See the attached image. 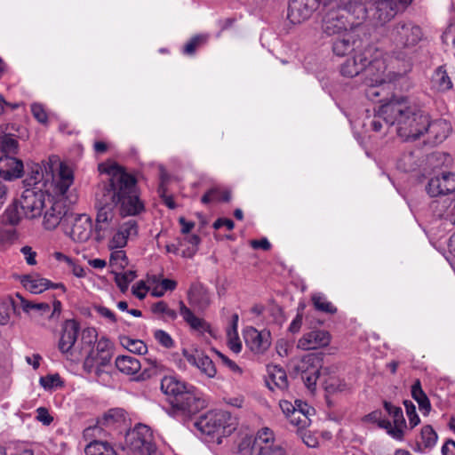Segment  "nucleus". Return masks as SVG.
<instances>
[{"instance_id":"58","label":"nucleus","mask_w":455,"mask_h":455,"mask_svg":"<svg viewBox=\"0 0 455 455\" xmlns=\"http://www.w3.org/2000/svg\"><path fill=\"white\" fill-rule=\"evenodd\" d=\"M20 251L25 256V259L27 263L30 266H34L36 264V253L32 250L29 246H24L21 248Z\"/></svg>"},{"instance_id":"16","label":"nucleus","mask_w":455,"mask_h":455,"mask_svg":"<svg viewBox=\"0 0 455 455\" xmlns=\"http://www.w3.org/2000/svg\"><path fill=\"white\" fill-rule=\"evenodd\" d=\"M384 409L387 411L389 416L393 418L395 427H392L391 422L387 421L381 422V428L386 429L387 433L396 440L403 439V427L406 426V422L403 417V410L399 406H395L393 403L385 401Z\"/></svg>"},{"instance_id":"43","label":"nucleus","mask_w":455,"mask_h":455,"mask_svg":"<svg viewBox=\"0 0 455 455\" xmlns=\"http://www.w3.org/2000/svg\"><path fill=\"white\" fill-rule=\"evenodd\" d=\"M14 311V302L12 299H0V324H6Z\"/></svg>"},{"instance_id":"27","label":"nucleus","mask_w":455,"mask_h":455,"mask_svg":"<svg viewBox=\"0 0 455 455\" xmlns=\"http://www.w3.org/2000/svg\"><path fill=\"white\" fill-rule=\"evenodd\" d=\"M357 37L352 31H347L332 43V51L338 56H344L357 48Z\"/></svg>"},{"instance_id":"10","label":"nucleus","mask_w":455,"mask_h":455,"mask_svg":"<svg viewBox=\"0 0 455 455\" xmlns=\"http://www.w3.org/2000/svg\"><path fill=\"white\" fill-rule=\"evenodd\" d=\"M80 324L74 319L66 320L61 326V334L58 342V348L67 359L79 362L83 358L84 347L76 346Z\"/></svg>"},{"instance_id":"44","label":"nucleus","mask_w":455,"mask_h":455,"mask_svg":"<svg viewBox=\"0 0 455 455\" xmlns=\"http://www.w3.org/2000/svg\"><path fill=\"white\" fill-rule=\"evenodd\" d=\"M152 311L155 314L164 315L167 319L175 320L178 316L175 310L169 307L164 300L158 301L152 306Z\"/></svg>"},{"instance_id":"60","label":"nucleus","mask_w":455,"mask_h":455,"mask_svg":"<svg viewBox=\"0 0 455 455\" xmlns=\"http://www.w3.org/2000/svg\"><path fill=\"white\" fill-rule=\"evenodd\" d=\"M96 311L103 317L108 319L111 323L116 322V315L108 307L103 306H98L95 307Z\"/></svg>"},{"instance_id":"15","label":"nucleus","mask_w":455,"mask_h":455,"mask_svg":"<svg viewBox=\"0 0 455 455\" xmlns=\"http://www.w3.org/2000/svg\"><path fill=\"white\" fill-rule=\"evenodd\" d=\"M412 0H379L376 2L374 19L383 25L397 13L403 12Z\"/></svg>"},{"instance_id":"22","label":"nucleus","mask_w":455,"mask_h":455,"mask_svg":"<svg viewBox=\"0 0 455 455\" xmlns=\"http://www.w3.org/2000/svg\"><path fill=\"white\" fill-rule=\"evenodd\" d=\"M113 353H96L90 351L84 362V369L87 373L94 372L100 377L106 372V367L109 366Z\"/></svg>"},{"instance_id":"1","label":"nucleus","mask_w":455,"mask_h":455,"mask_svg":"<svg viewBox=\"0 0 455 455\" xmlns=\"http://www.w3.org/2000/svg\"><path fill=\"white\" fill-rule=\"evenodd\" d=\"M94 207L97 211L95 234L98 241L105 239L116 225L117 212L124 217L145 212L136 179L121 169L114 172L107 181L99 184Z\"/></svg>"},{"instance_id":"47","label":"nucleus","mask_w":455,"mask_h":455,"mask_svg":"<svg viewBox=\"0 0 455 455\" xmlns=\"http://www.w3.org/2000/svg\"><path fill=\"white\" fill-rule=\"evenodd\" d=\"M110 264L124 269L128 265V259L124 251L121 249L113 250L110 254Z\"/></svg>"},{"instance_id":"8","label":"nucleus","mask_w":455,"mask_h":455,"mask_svg":"<svg viewBox=\"0 0 455 455\" xmlns=\"http://www.w3.org/2000/svg\"><path fill=\"white\" fill-rule=\"evenodd\" d=\"M196 427L207 435H218V439L232 434L236 428L237 420L226 411H210L200 416L195 423Z\"/></svg>"},{"instance_id":"50","label":"nucleus","mask_w":455,"mask_h":455,"mask_svg":"<svg viewBox=\"0 0 455 455\" xmlns=\"http://www.w3.org/2000/svg\"><path fill=\"white\" fill-rule=\"evenodd\" d=\"M417 163L412 152L404 154L398 162V167L403 172H411L416 169Z\"/></svg>"},{"instance_id":"13","label":"nucleus","mask_w":455,"mask_h":455,"mask_svg":"<svg viewBox=\"0 0 455 455\" xmlns=\"http://www.w3.org/2000/svg\"><path fill=\"white\" fill-rule=\"evenodd\" d=\"M124 443L129 450L142 455L154 443L152 431L144 424H137L126 433Z\"/></svg>"},{"instance_id":"51","label":"nucleus","mask_w":455,"mask_h":455,"mask_svg":"<svg viewBox=\"0 0 455 455\" xmlns=\"http://www.w3.org/2000/svg\"><path fill=\"white\" fill-rule=\"evenodd\" d=\"M403 404H404V407H405L406 414H407L408 419H409V423L411 425V428H413L420 421L419 417L418 416V414L416 412V407L413 404V403L411 401H409V400H405L403 402Z\"/></svg>"},{"instance_id":"48","label":"nucleus","mask_w":455,"mask_h":455,"mask_svg":"<svg viewBox=\"0 0 455 455\" xmlns=\"http://www.w3.org/2000/svg\"><path fill=\"white\" fill-rule=\"evenodd\" d=\"M97 341V332L94 328H86L81 333V347L90 348Z\"/></svg>"},{"instance_id":"6","label":"nucleus","mask_w":455,"mask_h":455,"mask_svg":"<svg viewBox=\"0 0 455 455\" xmlns=\"http://www.w3.org/2000/svg\"><path fill=\"white\" fill-rule=\"evenodd\" d=\"M52 196L40 186L27 188L20 199L13 202L5 211V219L11 225H17L24 217L36 219L42 215L44 208L51 204Z\"/></svg>"},{"instance_id":"23","label":"nucleus","mask_w":455,"mask_h":455,"mask_svg":"<svg viewBox=\"0 0 455 455\" xmlns=\"http://www.w3.org/2000/svg\"><path fill=\"white\" fill-rule=\"evenodd\" d=\"M23 172L24 164L21 160L7 155L0 156V178L13 180L20 178Z\"/></svg>"},{"instance_id":"32","label":"nucleus","mask_w":455,"mask_h":455,"mask_svg":"<svg viewBox=\"0 0 455 455\" xmlns=\"http://www.w3.org/2000/svg\"><path fill=\"white\" fill-rule=\"evenodd\" d=\"M411 396L418 403L419 408L424 414L431 410V403L421 387L420 381L417 379L411 387Z\"/></svg>"},{"instance_id":"64","label":"nucleus","mask_w":455,"mask_h":455,"mask_svg":"<svg viewBox=\"0 0 455 455\" xmlns=\"http://www.w3.org/2000/svg\"><path fill=\"white\" fill-rule=\"evenodd\" d=\"M443 455H455V441L448 440L442 447Z\"/></svg>"},{"instance_id":"25","label":"nucleus","mask_w":455,"mask_h":455,"mask_svg":"<svg viewBox=\"0 0 455 455\" xmlns=\"http://www.w3.org/2000/svg\"><path fill=\"white\" fill-rule=\"evenodd\" d=\"M451 77L445 65L437 67L430 79L431 90L437 92H446L452 89Z\"/></svg>"},{"instance_id":"26","label":"nucleus","mask_w":455,"mask_h":455,"mask_svg":"<svg viewBox=\"0 0 455 455\" xmlns=\"http://www.w3.org/2000/svg\"><path fill=\"white\" fill-rule=\"evenodd\" d=\"M450 130V124L445 120L436 119L432 121L428 116L426 133L434 143L443 142L448 137Z\"/></svg>"},{"instance_id":"39","label":"nucleus","mask_w":455,"mask_h":455,"mask_svg":"<svg viewBox=\"0 0 455 455\" xmlns=\"http://www.w3.org/2000/svg\"><path fill=\"white\" fill-rule=\"evenodd\" d=\"M124 420L125 411L123 409L115 408L106 412L102 419L98 423L108 427L115 423H119Z\"/></svg>"},{"instance_id":"55","label":"nucleus","mask_w":455,"mask_h":455,"mask_svg":"<svg viewBox=\"0 0 455 455\" xmlns=\"http://www.w3.org/2000/svg\"><path fill=\"white\" fill-rule=\"evenodd\" d=\"M96 342H97V344H96L95 349L92 348V349H90V351H93L96 353H102V354L113 353L112 345L108 339L102 338Z\"/></svg>"},{"instance_id":"12","label":"nucleus","mask_w":455,"mask_h":455,"mask_svg":"<svg viewBox=\"0 0 455 455\" xmlns=\"http://www.w3.org/2000/svg\"><path fill=\"white\" fill-rule=\"evenodd\" d=\"M323 356V353L307 354L301 358L295 367V370L300 372L301 378L308 388L314 387L319 379Z\"/></svg>"},{"instance_id":"62","label":"nucleus","mask_w":455,"mask_h":455,"mask_svg":"<svg viewBox=\"0 0 455 455\" xmlns=\"http://www.w3.org/2000/svg\"><path fill=\"white\" fill-rule=\"evenodd\" d=\"M251 245L253 249H262L264 251H267L271 247V244L267 238H262L260 240H252L251 242Z\"/></svg>"},{"instance_id":"14","label":"nucleus","mask_w":455,"mask_h":455,"mask_svg":"<svg viewBox=\"0 0 455 455\" xmlns=\"http://www.w3.org/2000/svg\"><path fill=\"white\" fill-rule=\"evenodd\" d=\"M251 451V455H287L282 445L275 442L273 432L267 427L259 431Z\"/></svg>"},{"instance_id":"38","label":"nucleus","mask_w":455,"mask_h":455,"mask_svg":"<svg viewBox=\"0 0 455 455\" xmlns=\"http://www.w3.org/2000/svg\"><path fill=\"white\" fill-rule=\"evenodd\" d=\"M121 345L134 354L145 355L148 352L147 345L140 339H133L128 336L120 338Z\"/></svg>"},{"instance_id":"56","label":"nucleus","mask_w":455,"mask_h":455,"mask_svg":"<svg viewBox=\"0 0 455 455\" xmlns=\"http://www.w3.org/2000/svg\"><path fill=\"white\" fill-rule=\"evenodd\" d=\"M36 419L45 426H49L53 420V418L44 407H39L36 410Z\"/></svg>"},{"instance_id":"36","label":"nucleus","mask_w":455,"mask_h":455,"mask_svg":"<svg viewBox=\"0 0 455 455\" xmlns=\"http://www.w3.org/2000/svg\"><path fill=\"white\" fill-rule=\"evenodd\" d=\"M315 308L318 311L333 315L337 312V308L323 293H315L311 297Z\"/></svg>"},{"instance_id":"31","label":"nucleus","mask_w":455,"mask_h":455,"mask_svg":"<svg viewBox=\"0 0 455 455\" xmlns=\"http://www.w3.org/2000/svg\"><path fill=\"white\" fill-rule=\"evenodd\" d=\"M115 363L121 372L127 375H133L141 368L140 362L136 357L131 355L117 356Z\"/></svg>"},{"instance_id":"34","label":"nucleus","mask_w":455,"mask_h":455,"mask_svg":"<svg viewBox=\"0 0 455 455\" xmlns=\"http://www.w3.org/2000/svg\"><path fill=\"white\" fill-rule=\"evenodd\" d=\"M231 199V192L229 190H220L212 188L208 190L201 198V202L204 204L211 202H229Z\"/></svg>"},{"instance_id":"35","label":"nucleus","mask_w":455,"mask_h":455,"mask_svg":"<svg viewBox=\"0 0 455 455\" xmlns=\"http://www.w3.org/2000/svg\"><path fill=\"white\" fill-rule=\"evenodd\" d=\"M439 199L434 200L431 203V209L434 214L440 218L448 220V214L450 208L452 206V200L449 198H443V196H439Z\"/></svg>"},{"instance_id":"33","label":"nucleus","mask_w":455,"mask_h":455,"mask_svg":"<svg viewBox=\"0 0 455 455\" xmlns=\"http://www.w3.org/2000/svg\"><path fill=\"white\" fill-rule=\"evenodd\" d=\"M86 455H116L114 449L102 441H92L84 449Z\"/></svg>"},{"instance_id":"28","label":"nucleus","mask_w":455,"mask_h":455,"mask_svg":"<svg viewBox=\"0 0 455 455\" xmlns=\"http://www.w3.org/2000/svg\"><path fill=\"white\" fill-rule=\"evenodd\" d=\"M268 379L266 380L269 389L274 390L277 387L284 390L288 387V380L285 371L278 365H267Z\"/></svg>"},{"instance_id":"46","label":"nucleus","mask_w":455,"mask_h":455,"mask_svg":"<svg viewBox=\"0 0 455 455\" xmlns=\"http://www.w3.org/2000/svg\"><path fill=\"white\" fill-rule=\"evenodd\" d=\"M118 228L128 239H132L138 235V222L135 220L124 221Z\"/></svg>"},{"instance_id":"29","label":"nucleus","mask_w":455,"mask_h":455,"mask_svg":"<svg viewBox=\"0 0 455 455\" xmlns=\"http://www.w3.org/2000/svg\"><path fill=\"white\" fill-rule=\"evenodd\" d=\"M23 287L34 294H39L50 287L51 281L37 275H25L19 276Z\"/></svg>"},{"instance_id":"11","label":"nucleus","mask_w":455,"mask_h":455,"mask_svg":"<svg viewBox=\"0 0 455 455\" xmlns=\"http://www.w3.org/2000/svg\"><path fill=\"white\" fill-rule=\"evenodd\" d=\"M64 232L76 242H86L92 232V220L86 214L71 212L64 219Z\"/></svg>"},{"instance_id":"5","label":"nucleus","mask_w":455,"mask_h":455,"mask_svg":"<svg viewBox=\"0 0 455 455\" xmlns=\"http://www.w3.org/2000/svg\"><path fill=\"white\" fill-rule=\"evenodd\" d=\"M161 390L172 406L170 414H195L204 407V401L197 388L173 376H165L162 379Z\"/></svg>"},{"instance_id":"7","label":"nucleus","mask_w":455,"mask_h":455,"mask_svg":"<svg viewBox=\"0 0 455 455\" xmlns=\"http://www.w3.org/2000/svg\"><path fill=\"white\" fill-rule=\"evenodd\" d=\"M381 52L372 46H369L363 52L355 53L348 58L340 67L343 76L354 77L361 72L364 76H375V70L387 69L386 60L380 59Z\"/></svg>"},{"instance_id":"9","label":"nucleus","mask_w":455,"mask_h":455,"mask_svg":"<svg viewBox=\"0 0 455 455\" xmlns=\"http://www.w3.org/2000/svg\"><path fill=\"white\" fill-rule=\"evenodd\" d=\"M387 66V69L375 70V76H367L364 78V84L366 85L365 96L370 100L382 101V99H379L386 91L395 88L396 84L406 81V76H399L393 77L392 72H397L395 65H390L386 62Z\"/></svg>"},{"instance_id":"24","label":"nucleus","mask_w":455,"mask_h":455,"mask_svg":"<svg viewBox=\"0 0 455 455\" xmlns=\"http://www.w3.org/2000/svg\"><path fill=\"white\" fill-rule=\"evenodd\" d=\"M268 331H259L251 328L244 333V339L249 348L256 354H263L270 346Z\"/></svg>"},{"instance_id":"57","label":"nucleus","mask_w":455,"mask_h":455,"mask_svg":"<svg viewBox=\"0 0 455 455\" xmlns=\"http://www.w3.org/2000/svg\"><path fill=\"white\" fill-rule=\"evenodd\" d=\"M60 382V378L58 374L48 375L40 379V384L44 388H52Z\"/></svg>"},{"instance_id":"45","label":"nucleus","mask_w":455,"mask_h":455,"mask_svg":"<svg viewBox=\"0 0 455 455\" xmlns=\"http://www.w3.org/2000/svg\"><path fill=\"white\" fill-rule=\"evenodd\" d=\"M18 140L11 135H5L1 141V148L4 155H14L18 152Z\"/></svg>"},{"instance_id":"53","label":"nucleus","mask_w":455,"mask_h":455,"mask_svg":"<svg viewBox=\"0 0 455 455\" xmlns=\"http://www.w3.org/2000/svg\"><path fill=\"white\" fill-rule=\"evenodd\" d=\"M155 339L164 347L171 348L174 346V341L169 333L163 330H156L154 332Z\"/></svg>"},{"instance_id":"49","label":"nucleus","mask_w":455,"mask_h":455,"mask_svg":"<svg viewBox=\"0 0 455 455\" xmlns=\"http://www.w3.org/2000/svg\"><path fill=\"white\" fill-rule=\"evenodd\" d=\"M206 40L207 36L202 35H198L192 37L190 41L185 44L183 52L188 55L194 54L196 48L201 44H204Z\"/></svg>"},{"instance_id":"37","label":"nucleus","mask_w":455,"mask_h":455,"mask_svg":"<svg viewBox=\"0 0 455 455\" xmlns=\"http://www.w3.org/2000/svg\"><path fill=\"white\" fill-rule=\"evenodd\" d=\"M314 413H305L303 409H296L288 418L291 424L297 427L299 430H303L311 424L310 416Z\"/></svg>"},{"instance_id":"41","label":"nucleus","mask_w":455,"mask_h":455,"mask_svg":"<svg viewBox=\"0 0 455 455\" xmlns=\"http://www.w3.org/2000/svg\"><path fill=\"white\" fill-rule=\"evenodd\" d=\"M17 298L20 299V305L25 312H29V310L34 309L36 311H40L42 313H49L51 311V307L48 303L41 302L35 303L32 301H28L21 297L19 293H17Z\"/></svg>"},{"instance_id":"17","label":"nucleus","mask_w":455,"mask_h":455,"mask_svg":"<svg viewBox=\"0 0 455 455\" xmlns=\"http://www.w3.org/2000/svg\"><path fill=\"white\" fill-rule=\"evenodd\" d=\"M319 5L320 0H290L288 19L291 23H301L307 20Z\"/></svg>"},{"instance_id":"54","label":"nucleus","mask_w":455,"mask_h":455,"mask_svg":"<svg viewBox=\"0 0 455 455\" xmlns=\"http://www.w3.org/2000/svg\"><path fill=\"white\" fill-rule=\"evenodd\" d=\"M31 112L33 114V116L42 124L46 123L48 117L45 110L44 109L43 106L40 104H32L31 106Z\"/></svg>"},{"instance_id":"2","label":"nucleus","mask_w":455,"mask_h":455,"mask_svg":"<svg viewBox=\"0 0 455 455\" xmlns=\"http://www.w3.org/2000/svg\"><path fill=\"white\" fill-rule=\"evenodd\" d=\"M379 116L388 125H395L397 135L403 140H415L426 134L428 114L405 97L393 98L379 107Z\"/></svg>"},{"instance_id":"19","label":"nucleus","mask_w":455,"mask_h":455,"mask_svg":"<svg viewBox=\"0 0 455 455\" xmlns=\"http://www.w3.org/2000/svg\"><path fill=\"white\" fill-rule=\"evenodd\" d=\"M182 355L186 360L193 366L196 367L200 372L212 379L216 376L217 369L212 360L202 350H188L184 348Z\"/></svg>"},{"instance_id":"3","label":"nucleus","mask_w":455,"mask_h":455,"mask_svg":"<svg viewBox=\"0 0 455 455\" xmlns=\"http://www.w3.org/2000/svg\"><path fill=\"white\" fill-rule=\"evenodd\" d=\"M421 28L411 20H400L389 29L388 39L393 49L387 54L386 62L395 65L397 72H392L393 77L406 76L412 68L414 47L422 40Z\"/></svg>"},{"instance_id":"63","label":"nucleus","mask_w":455,"mask_h":455,"mask_svg":"<svg viewBox=\"0 0 455 455\" xmlns=\"http://www.w3.org/2000/svg\"><path fill=\"white\" fill-rule=\"evenodd\" d=\"M146 290H147V287H146L144 282L141 281V282L138 283L136 286L132 287V293L138 299H142L146 296Z\"/></svg>"},{"instance_id":"4","label":"nucleus","mask_w":455,"mask_h":455,"mask_svg":"<svg viewBox=\"0 0 455 455\" xmlns=\"http://www.w3.org/2000/svg\"><path fill=\"white\" fill-rule=\"evenodd\" d=\"M28 174L23 180L24 187L34 188L40 186L44 188L51 177L54 183L55 192L64 196L74 181L72 170L60 162L58 156H51L44 164V171L39 164H28Z\"/></svg>"},{"instance_id":"61","label":"nucleus","mask_w":455,"mask_h":455,"mask_svg":"<svg viewBox=\"0 0 455 455\" xmlns=\"http://www.w3.org/2000/svg\"><path fill=\"white\" fill-rule=\"evenodd\" d=\"M279 405L282 411L285 414L287 418H289L290 415L296 411V407L294 406V404H292L291 402L287 400L280 401Z\"/></svg>"},{"instance_id":"18","label":"nucleus","mask_w":455,"mask_h":455,"mask_svg":"<svg viewBox=\"0 0 455 455\" xmlns=\"http://www.w3.org/2000/svg\"><path fill=\"white\" fill-rule=\"evenodd\" d=\"M44 228L47 230H53L60 225L64 230V219H66L68 214H71V212L66 210L63 203L54 201L53 197H52L51 204H48V206L44 208Z\"/></svg>"},{"instance_id":"59","label":"nucleus","mask_w":455,"mask_h":455,"mask_svg":"<svg viewBox=\"0 0 455 455\" xmlns=\"http://www.w3.org/2000/svg\"><path fill=\"white\" fill-rule=\"evenodd\" d=\"M213 228L219 229L222 227H226L228 230H232L235 227V223L230 219L219 218L212 225Z\"/></svg>"},{"instance_id":"52","label":"nucleus","mask_w":455,"mask_h":455,"mask_svg":"<svg viewBox=\"0 0 455 455\" xmlns=\"http://www.w3.org/2000/svg\"><path fill=\"white\" fill-rule=\"evenodd\" d=\"M127 241L128 238L117 228L109 241L108 247L110 250L122 249L127 244Z\"/></svg>"},{"instance_id":"42","label":"nucleus","mask_w":455,"mask_h":455,"mask_svg":"<svg viewBox=\"0 0 455 455\" xmlns=\"http://www.w3.org/2000/svg\"><path fill=\"white\" fill-rule=\"evenodd\" d=\"M136 277V274L134 271L128 270L122 274H116L115 282L120 291L124 293L129 287L130 283H132Z\"/></svg>"},{"instance_id":"30","label":"nucleus","mask_w":455,"mask_h":455,"mask_svg":"<svg viewBox=\"0 0 455 455\" xmlns=\"http://www.w3.org/2000/svg\"><path fill=\"white\" fill-rule=\"evenodd\" d=\"M179 308L180 315L193 330L204 331L208 329L207 323L203 319L196 316L182 300L179 301Z\"/></svg>"},{"instance_id":"40","label":"nucleus","mask_w":455,"mask_h":455,"mask_svg":"<svg viewBox=\"0 0 455 455\" xmlns=\"http://www.w3.org/2000/svg\"><path fill=\"white\" fill-rule=\"evenodd\" d=\"M420 437L424 447L427 449L433 448L437 441V434L430 425H426L421 428Z\"/></svg>"},{"instance_id":"20","label":"nucleus","mask_w":455,"mask_h":455,"mask_svg":"<svg viewBox=\"0 0 455 455\" xmlns=\"http://www.w3.org/2000/svg\"><path fill=\"white\" fill-rule=\"evenodd\" d=\"M432 197L443 196L455 191V173L443 172L441 177L431 178L426 187Z\"/></svg>"},{"instance_id":"21","label":"nucleus","mask_w":455,"mask_h":455,"mask_svg":"<svg viewBox=\"0 0 455 455\" xmlns=\"http://www.w3.org/2000/svg\"><path fill=\"white\" fill-rule=\"evenodd\" d=\"M331 339L329 331L325 330H312L305 333L297 343V347L301 350H315L327 347Z\"/></svg>"}]
</instances>
